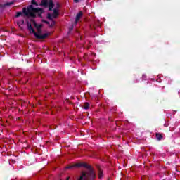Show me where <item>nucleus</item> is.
<instances>
[{
  "label": "nucleus",
  "instance_id": "1",
  "mask_svg": "<svg viewBox=\"0 0 180 180\" xmlns=\"http://www.w3.org/2000/svg\"><path fill=\"white\" fill-rule=\"evenodd\" d=\"M27 25L30 33L34 34L37 39H46L50 34L49 32H43V30H41L43 25L37 23L33 19H28L27 20Z\"/></svg>",
  "mask_w": 180,
  "mask_h": 180
},
{
  "label": "nucleus",
  "instance_id": "2",
  "mask_svg": "<svg viewBox=\"0 0 180 180\" xmlns=\"http://www.w3.org/2000/svg\"><path fill=\"white\" fill-rule=\"evenodd\" d=\"M81 167H84V168H88L89 173L82 172L79 180L94 179H95V172L92 169V167H91V166L88 165V164H86L85 162L77 163L75 165L68 166L66 168H68V169L75 168V167L81 168Z\"/></svg>",
  "mask_w": 180,
  "mask_h": 180
},
{
  "label": "nucleus",
  "instance_id": "3",
  "mask_svg": "<svg viewBox=\"0 0 180 180\" xmlns=\"http://www.w3.org/2000/svg\"><path fill=\"white\" fill-rule=\"evenodd\" d=\"M32 4L27 7V8H23L22 12L24 15H25V16H27L28 18H36L37 13H38V15L43 13V10L34 7L37 6V4L34 0L32 1Z\"/></svg>",
  "mask_w": 180,
  "mask_h": 180
},
{
  "label": "nucleus",
  "instance_id": "4",
  "mask_svg": "<svg viewBox=\"0 0 180 180\" xmlns=\"http://www.w3.org/2000/svg\"><path fill=\"white\" fill-rule=\"evenodd\" d=\"M57 16H58V10L57 8H54L53 10V13L48 15L49 19H51V20L57 18Z\"/></svg>",
  "mask_w": 180,
  "mask_h": 180
},
{
  "label": "nucleus",
  "instance_id": "5",
  "mask_svg": "<svg viewBox=\"0 0 180 180\" xmlns=\"http://www.w3.org/2000/svg\"><path fill=\"white\" fill-rule=\"evenodd\" d=\"M82 16V12H79L76 16V19H75V23H78V20H79V19H81V17Z\"/></svg>",
  "mask_w": 180,
  "mask_h": 180
},
{
  "label": "nucleus",
  "instance_id": "6",
  "mask_svg": "<svg viewBox=\"0 0 180 180\" xmlns=\"http://www.w3.org/2000/svg\"><path fill=\"white\" fill-rule=\"evenodd\" d=\"M49 10L51 11L53 9V8H54V4H53V1H50L49 4Z\"/></svg>",
  "mask_w": 180,
  "mask_h": 180
},
{
  "label": "nucleus",
  "instance_id": "7",
  "mask_svg": "<svg viewBox=\"0 0 180 180\" xmlns=\"http://www.w3.org/2000/svg\"><path fill=\"white\" fill-rule=\"evenodd\" d=\"M41 5H42L43 6H47L48 5L47 0H42L41 2Z\"/></svg>",
  "mask_w": 180,
  "mask_h": 180
},
{
  "label": "nucleus",
  "instance_id": "8",
  "mask_svg": "<svg viewBox=\"0 0 180 180\" xmlns=\"http://www.w3.org/2000/svg\"><path fill=\"white\" fill-rule=\"evenodd\" d=\"M17 23L20 27H22V25H23V23H25V20H21L18 21Z\"/></svg>",
  "mask_w": 180,
  "mask_h": 180
},
{
  "label": "nucleus",
  "instance_id": "9",
  "mask_svg": "<svg viewBox=\"0 0 180 180\" xmlns=\"http://www.w3.org/2000/svg\"><path fill=\"white\" fill-rule=\"evenodd\" d=\"M103 176V172L101 169H99L98 171V178H102Z\"/></svg>",
  "mask_w": 180,
  "mask_h": 180
},
{
  "label": "nucleus",
  "instance_id": "10",
  "mask_svg": "<svg viewBox=\"0 0 180 180\" xmlns=\"http://www.w3.org/2000/svg\"><path fill=\"white\" fill-rule=\"evenodd\" d=\"M156 137L158 140H161V139H162V136L161 135V134H157Z\"/></svg>",
  "mask_w": 180,
  "mask_h": 180
},
{
  "label": "nucleus",
  "instance_id": "11",
  "mask_svg": "<svg viewBox=\"0 0 180 180\" xmlns=\"http://www.w3.org/2000/svg\"><path fill=\"white\" fill-rule=\"evenodd\" d=\"M83 108L84 109H89V104L88 103H85Z\"/></svg>",
  "mask_w": 180,
  "mask_h": 180
},
{
  "label": "nucleus",
  "instance_id": "12",
  "mask_svg": "<svg viewBox=\"0 0 180 180\" xmlns=\"http://www.w3.org/2000/svg\"><path fill=\"white\" fill-rule=\"evenodd\" d=\"M15 16L16 18H19V16H23V13L22 12L17 13Z\"/></svg>",
  "mask_w": 180,
  "mask_h": 180
},
{
  "label": "nucleus",
  "instance_id": "13",
  "mask_svg": "<svg viewBox=\"0 0 180 180\" xmlns=\"http://www.w3.org/2000/svg\"><path fill=\"white\" fill-rule=\"evenodd\" d=\"M56 8H60V4H56Z\"/></svg>",
  "mask_w": 180,
  "mask_h": 180
},
{
  "label": "nucleus",
  "instance_id": "14",
  "mask_svg": "<svg viewBox=\"0 0 180 180\" xmlns=\"http://www.w3.org/2000/svg\"><path fill=\"white\" fill-rule=\"evenodd\" d=\"M74 2H76V3L79 2V0H74Z\"/></svg>",
  "mask_w": 180,
  "mask_h": 180
},
{
  "label": "nucleus",
  "instance_id": "15",
  "mask_svg": "<svg viewBox=\"0 0 180 180\" xmlns=\"http://www.w3.org/2000/svg\"><path fill=\"white\" fill-rule=\"evenodd\" d=\"M68 179H70V177H68V178H67V180H68Z\"/></svg>",
  "mask_w": 180,
  "mask_h": 180
},
{
  "label": "nucleus",
  "instance_id": "16",
  "mask_svg": "<svg viewBox=\"0 0 180 180\" xmlns=\"http://www.w3.org/2000/svg\"><path fill=\"white\" fill-rule=\"evenodd\" d=\"M51 23H54V22L51 21Z\"/></svg>",
  "mask_w": 180,
  "mask_h": 180
}]
</instances>
